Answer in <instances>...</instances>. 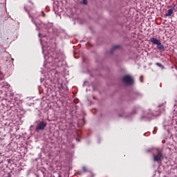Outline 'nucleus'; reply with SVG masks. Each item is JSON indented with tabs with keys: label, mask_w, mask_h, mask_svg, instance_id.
Listing matches in <instances>:
<instances>
[{
	"label": "nucleus",
	"mask_w": 177,
	"mask_h": 177,
	"mask_svg": "<svg viewBox=\"0 0 177 177\" xmlns=\"http://www.w3.org/2000/svg\"><path fill=\"white\" fill-rule=\"evenodd\" d=\"M24 9L26 12H28V15L29 16L30 19H31L32 23H33L35 26H37V22H35V19H38L39 16L37 15V11L33 10V11H28V8L27 6H24Z\"/></svg>",
	"instance_id": "f257e3e1"
},
{
	"label": "nucleus",
	"mask_w": 177,
	"mask_h": 177,
	"mask_svg": "<svg viewBox=\"0 0 177 177\" xmlns=\"http://www.w3.org/2000/svg\"><path fill=\"white\" fill-rule=\"evenodd\" d=\"M155 151L157 153L153 154V161L154 162H158V164H160V162H161V160H162V151L158 148L156 149Z\"/></svg>",
	"instance_id": "f03ea898"
},
{
	"label": "nucleus",
	"mask_w": 177,
	"mask_h": 177,
	"mask_svg": "<svg viewBox=\"0 0 177 177\" xmlns=\"http://www.w3.org/2000/svg\"><path fill=\"white\" fill-rule=\"evenodd\" d=\"M149 41L153 43V45H156L159 50H165V47H164V45L161 44V41H160V39L156 37H151Z\"/></svg>",
	"instance_id": "7ed1b4c3"
},
{
	"label": "nucleus",
	"mask_w": 177,
	"mask_h": 177,
	"mask_svg": "<svg viewBox=\"0 0 177 177\" xmlns=\"http://www.w3.org/2000/svg\"><path fill=\"white\" fill-rule=\"evenodd\" d=\"M122 82L127 85H133V78L131 75H127L122 77Z\"/></svg>",
	"instance_id": "20e7f679"
},
{
	"label": "nucleus",
	"mask_w": 177,
	"mask_h": 177,
	"mask_svg": "<svg viewBox=\"0 0 177 177\" xmlns=\"http://www.w3.org/2000/svg\"><path fill=\"white\" fill-rule=\"evenodd\" d=\"M51 56L55 63H59V62L62 61V54H57L56 52H54Z\"/></svg>",
	"instance_id": "39448f33"
},
{
	"label": "nucleus",
	"mask_w": 177,
	"mask_h": 177,
	"mask_svg": "<svg viewBox=\"0 0 177 177\" xmlns=\"http://www.w3.org/2000/svg\"><path fill=\"white\" fill-rule=\"evenodd\" d=\"M46 127V122H40L36 126V131H44L45 127Z\"/></svg>",
	"instance_id": "423d86ee"
},
{
	"label": "nucleus",
	"mask_w": 177,
	"mask_h": 177,
	"mask_svg": "<svg viewBox=\"0 0 177 177\" xmlns=\"http://www.w3.org/2000/svg\"><path fill=\"white\" fill-rule=\"evenodd\" d=\"M175 6H176L174 5L172 8L168 10L167 13L165 15L166 17H169L170 16H172V15H174V10L175 9Z\"/></svg>",
	"instance_id": "0eeeda50"
},
{
	"label": "nucleus",
	"mask_w": 177,
	"mask_h": 177,
	"mask_svg": "<svg viewBox=\"0 0 177 177\" xmlns=\"http://www.w3.org/2000/svg\"><path fill=\"white\" fill-rule=\"evenodd\" d=\"M156 65L158 66V67H160L162 70H164L165 68V67L163 66L162 64L160 62H156Z\"/></svg>",
	"instance_id": "6e6552de"
},
{
	"label": "nucleus",
	"mask_w": 177,
	"mask_h": 177,
	"mask_svg": "<svg viewBox=\"0 0 177 177\" xmlns=\"http://www.w3.org/2000/svg\"><path fill=\"white\" fill-rule=\"evenodd\" d=\"M118 48H120V46H113V48L111 50V53H113L115 50V49H118Z\"/></svg>",
	"instance_id": "1a4fd4ad"
},
{
	"label": "nucleus",
	"mask_w": 177,
	"mask_h": 177,
	"mask_svg": "<svg viewBox=\"0 0 177 177\" xmlns=\"http://www.w3.org/2000/svg\"><path fill=\"white\" fill-rule=\"evenodd\" d=\"M83 172L86 173L89 172V170H88V168L86 166L82 167Z\"/></svg>",
	"instance_id": "9d476101"
},
{
	"label": "nucleus",
	"mask_w": 177,
	"mask_h": 177,
	"mask_svg": "<svg viewBox=\"0 0 177 177\" xmlns=\"http://www.w3.org/2000/svg\"><path fill=\"white\" fill-rule=\"evenodd\" d=\"M83 5H88V0H82L81 2Z\"/></svg>",
	"instance_id": "9b49d317"
},
{
	"label": "nucleus",
	"mask_w": 177,
	"mask_h": 177,
	"mask_svg": "<svg viewBox=\"0 0 177 177\" xmlns=\"http://www.w3.org/2000/svg\"><path fill=\"white\" fill-rule=\"evenodd\" d=\"M58 88H59V89H62V88H63V84L59 83V84H58Z\"/></svg>",
	"instance_id": "f8f14e48"
},
{
	"label": "nucleus",
	"mask_w": 177,
	"mask_h": 177,
	"mask_svg": "<svg viewBox=\"0 0 177 177\" xmlns=\"http://www.w3.org/2000/svg\"><path fill=\"white\" fill-rule=\"evenodd\" d=\"M165 104H160L159 105H158V107H164V105H165Z\"/></svg>",
	"instance_id": "ddd939ff"
},
{
	"label": "nucleus",
	"mask_w": 177,
	"mask_h": 177,
	"mask_svg": "<svg viewBox=\"0 0 177 177\" xmlns=\"http://www.w3.org/2000/svg\"><path fill=\"white\" fill-rule=\"evenodd\" d=\"M140 82H143V77L142 76H141L140 77Z\"/></svg>",
	"instance_id": "4468645a"
},
{
	"label": "nucleus",
	"mask_w": 177,
	"mask_h": 177,
	"mask_svg": "<svg viewBox=\"0 0 177 177\" xmlns=\"http://www.w3.org/2000/svg\"><path fill=\"white\" fill-rule=\"evenodd\" d=\"M41 14H42V17H45L46 15H45V12H44V11H41Z\"/></svg>",
	"instance_id": "2eb2a0df"
},
{
	"label": "nucleus",
	"mask_w": 177,
	"mask_h": 177,
	"mask_svg": "<svg viewBox=\"0 0 177 177\" xmlns=\"http://www.w3.org/2000/svg\"><path fill=\"white\" fill-rule=\"evenodd\" d=\"M39 37H41V33H39Z\"/></svg>",
	"instance_id": "dca6fc26"
},
{
	"label": "nucleus",
	"mask_w": 177,
	"mask_h": 177,
	"mask_svg": "<svg viewBox=\"0 0 177 177\" xmlns=\"http://www.w3.org/2000/svg\"><path fill=\"white\" fill-rule=\"evenodd\" d=\"M147 151H148V152H150V151H151V150H147Z\"/></svg>",
	"instance_id": "f3484780"
}]
</instances>
